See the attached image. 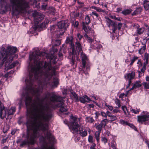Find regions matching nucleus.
<instances>
[{
	"instance_id": "nucleus-64",
	"label": "nucleus",
	"mask_w": 149,
	"mask_h": 149,
	"mask_svg": "<svg viewBox=\"0 0 149 149\" xmlns=\"http://www.w3.org/2000/svg\"><path fill=\"white\" fill-rule=\"evenodd\" d=\"M145 143L147 144L148 146V148L149 149V141L148 140H146L145 141Z\"/></svg>"
},
{
	"instance_id": "nucleus-56",
	"label": "nucleus",
	"mask_w": 149,
	"mask_h": 149,
	"mask_svg": "<svg viewBox=\"0 0 149 149\" xmlns=\"http://www.w3.org/2000/svg\"><path fill=\"white\" fill-rule=\"evenodd\" d=\"M146 66H143L142 68H141V71L143 73L146 70Z\"/></svg>"
},
{
	"instance_id": "nucleus-61",
	"label": "nucleus",
	"mask_w": 149,
	"mask_h": 149,
	"mask_svg": "<svg viewBox=\"0 0 149 149\" xmlns=\"http://www.w3.org/2000/svg\"><path fill=\"white\" fill-rule=\"evenodd\" d=\"M131 83H132L131 80H130V79L128 80V84L127 86V88H128L129 87V86L131 84Z\"/></svg>"
},
{
	"instance_id": "nucleus-18",
	"label": "nucleus",
	"mask_w": 149,
	"mask_h": 149,
	"mask_svg": "<svg viewBox=\"0 0 149 149\" xmlns=\"http://www.w3.org/2000/svg\"><path fill=\"white\" fill-rule=\"evenodd\" d=\"M144 7L146 10H148L149 9V1L145 0L143 2Z\"/></svg>"
},
{
	"instance_id": "nucleus-19",
	"label": "nucleus",
	"mask_w": 149,
	"mask_h": 149,
	"mask_svg": "<svg viewBox=\"0 0 149 149\" xmlns=\"http://www.w3.org/2000/svg\"><path fill=\"white\" fill-rule=\"evenodd\" d=\"M49 22L48 19L47 18H45V20L44 22H42L40 25V28H42L46 27V26L47 25Z\"/></svg>"
},
{
	"instance_id": "nucleus-59",
	"label": "nucleus",
	"mask_w": 149,
	"mask_h": 149,
	"mask_svg": "<svg viewBox=\"0 0 149 149\" xmlns=\"http://www.w3.org/2000/svg\"><path fill=\"white\" fill-rule=\"evenodd\" d=\"M107 115L109 117H110L112 116L111 113L108 111H107Z\"/></svg>"
},
{
	"instance_id": "nucleus-2",
	"label": "nucleus",
	"mask_w": 149,
	"mask_h": 149,
	"mask_svg": "<svg viewBox=\"0 0 149 149\" xmlns=\"http://www.w3.org/2000/svg\"><path fill=\"white\" fill-rule=\"evenodd\" d=\"M27 120L26 124L27 127V141H24L20 144L21 146H23L26 144H34L36 139L38 138L41 135L42 131L44 137L41 136L40 138V142L43 144L47 143L46 140H48L49 143H54L55 139L49 130L47 124L43 123V121H48L52 117V114L50 112L45 113L41 110L38 114L32 113L26 107Z\"/></svg>"
},
{
	"instance_id": "nucleus-44",
	"label": "nucleus",
	"mask_w": 149,
	"mask_h": 149,
	"mask_svg": "<svg viewBox=\"0 0 149 149\" xmlns=\"http://www.w3.org/2000/svg\"><path fill=\"white\" fill-rule=\"evenodd\" d=\"M95 144L94 143H92L91 144V146L90 147V149H96L95 148Z\"/></svg>"
},
{
	"instance_id": "nucleus-27",
	"label": "nucleus",
	"mask_w": 149,
	"mask_h": 149,
	"mask_svg": "<svg viewBox=\"0 0 149 149\" xmlns=\"http://www.w3.org/2000/svg\"><path fill=\"white\" fill-rule=\"evenodd\" d=\"M131 11L128 9H125L123 10L122 12V13L124 15H126L130 13Z\"/></svg>"
},
{
	"instance_id": "nucleus-7",
	"label": "nucleus",
	"mask_w": 149,
	"mask_h": 149,
	"mask_svg": "<svg viewBox=\"0 0 149 149\" xmlns=\"http://www.w3.org/2000/svg\"><path fill=\"white\" fill-rule=\"evenodd\" d=\"M80 53V57L82 61V70L85 74L86 75L88 73L85 71H88L90 70V65L88 64V59L86 55L83 53V51Z\"/></svg>"
},
{
	"instance_id": "nucleus-46",
	"label": "nucleus",
	"mask_w": 149,
	"mask_h": 149,
	"mask_svg": "<svg viewBox=\"0 0 149 149\" xmlns=\"http://www.w3.org/2000/svg\"><path fill=\"white\" fill-rule=\"evenodd\" d=\"M114 25V26H112L113 27V32L114 33H115L116 31L117 30V29H118L116 24Z\"/></svg>"
},
{
	"instance_id": "nucleus-47",
	"label": "nucleus",
	"mask_w": 149,
	"mask_h": 149,
	"mask_svg": "<svg viewBox=\"0 0 149 149\" xmlns=\"http://www.w3.org/2000/svg\"><path fill=\"white\" fill-rule=\"evenodd\" d=\"M149 58V54L146 53H145L144 55V59L146 60H148Z\"/></svg>"
},
{
	"instance_id": "nucleus-57",
	"label": "nucleus",
	"mask_w": 149,
	"mask_h": 149,
	"mask_svg": "<svg viewBox=\"0 0 149 149\" xmlns=\"http://www.w3.org/2000/svg\"><path fill=\"white\" fill-rule=\"evenodd\" d=\"M96 10L98 12H102L103 11V10L101 9L100 8L98 7H97Z\"/></svg>"
},
{
	"instance_id": "nucleus-52",
	"label": "nucleus",
	"mask_w": 149,
	"mask_h": 149,
	"mask_svg": "<svg viewBox=\"0 0 149 149\" xmlns=\"http://www.w3.org/2000/svg\"><path fill=\"white\" fill-rule=\"evenodd\" d=\"M47 4L44 3H43L42 5V8H43L44 10H45L47 8Z\"/></svg>"
},
{
	"instance_id": "nucleus-32",
	"label": "nucleus",
	"mask_w": 149,
	"mask_h": 149,
	"mask_svg": "<svg viewBox=\"0 0 149 149\" xmlns=\"http://www.w3.org/2000/svg\"><path fill=\"white\" fill-rule=\"evenodd\" d=\"M120 123L124 125H129V123L127 121H125L123 120H121L120 121Z\"/></svg>"
},
{
	"instance_id": "nucleus-48",
	"label": "nucleus",
	"mask_w": 149,
	"mask_h": 149,
	"mask_svg": "<svg viewBox=\"0 0 149 149\" xmlns=\"http://www.w3.org/2000/svg\"><path fill=\"white\" fill-rule=\"evenodd\" d=\"M137 58H138V57H134L131 60V63H130V65H132L133 64V63H134V62L135 61V60H136L137 59Z\"/></svg>"
},
{
	"instance_id": "nucleus-13",
	"label": "nucleus",
	"mask_w": 149,
	"mask_h": 149,
	"mask_svg": "<svg viewBox=\"0 0 149 149\" xmlns=\"http://www.w3.org/2000/svg\"><path fill=\"white\" fill-rule=\"evenodd\" d=\"M135 75V72L132 71L131 73H127L126 74L125 76V78L126 79H128V80L133 79Z\"/></svg>"
},
{
	"instance_id": "nucleus-17",
	"label": "nucleus",
	"mask_w": 149,
	"mask_h": 149,
	"mask_svg": "<svg viewBox=\"0 0 149 149\" xmlns=\"http://www.w3.org/2000/svg\"><path fill=\"white\" fill-rule=\"evenodd\" d=\"M146 80L147 82H143L142 83V85L143 86L145 89H149V77H147L146 78Z\"/></svg>"
},
{
	"instance_id": "nucleus-58",
	"label": "nucleus",
	"mask_w": 149,
	"mask_h": 149,
	"mask_svg": "<svg viewBox=\"0 0 149 149\" xmlns=\"http://www.w3.org/2000/svg\"><path fill=\"white\" fill-rule=\"evenodd\" d=\"M83 29L84 30V31L86 32L88 31V29L86 27V26L84 25V24L83 25Z\"/></svg>"
},
{
	"instance_id": "nucleus-42",
	"label": "nucleus",
	"mask_w": 149,
	"mask_h": 149,
	"mask_svg": "<svg viewBox=\"0 0 149 149\" xmlns=\"http://www.w3.org/2000/svg\"><path fill=\"white\" fill-rule=\"evenodd\" d=\"M131 111L135 114H138L139 113L140 111L139 109L135 110L134 109H132L131 110Z\"/></svg>"
},
{
	"instance_id": "nucleus-37",
	"label": "nucleus",
	"mask_w": 149,
	"mask_h": 149,
	"mask_svg": "<svg viewBox=\"0 0 149 149\" xmlns=\"http://www.w3.org/2000/svg\"><path fill=\"white\" fill-rule=\"evenodd\" d=\"M116 143L114 142H113L111 143V147L112 148V149H117L116 147Z\"/></svg>"
},
{
	"instance_id": "nucleus-16",
	"label": "nucleus",
	"mask_w": 149,
	"mask_h": 149,
	"mask_svg": "<svg viewBox=\"0 0 149 149\" xmlns=\"http://www.w3.org/2000/svg\"><path fill=\"white\" fill-rule=\"evenodd\" d=\"M16 111V108L15 107H12L9 109H8L7 113L8 116L10 115H13Z\"/></svg>"
},
{
	"instance_id": "nucleus-50",
	"label": "nucleus",
	"mask_w": 149,
	"mask_h": 149,
	"mask_svg": "<svg viewBox=\"0 0 149 149\" xmlns=\"http://www.w3.org/2000/svg\"><path fill=\"white\" fill-rule=\"evenodd\" d=\"M105 105L107 107L110 111H112L113 110V107L112 106L107 105L106 103L105 104Z\"/></svg>"
},
{
	"instance_id": "nucleus-54",
	"label": "nucleus",
	"mask_w": 149,
	"mask_h": 149,
	"mask_svg": "<svg viewBox=\"0 0 149 149\" xmlns=\"http://www.w3.org/2000/svg\"><path fill=\"white\" fill-rule=\"evenodd\" d=\"M101 114L102 116L105 118L107 117V112L105 113L104 112L102 111L101 112Z\"/></svg>"
},
{
	"instance_id": "nucleus-51",
	"label": "nucleus",
	"mask_w": 149,
	"mask_h": 149,
	"mask_svg": "<svg viewBox=\"0 0 149 149\" xmlns=\"http://www.w3.org/2000/svg\"><path fill=\"white\" fill-rule=\"evenodd\" d=\"M61 44V41L60 40H56V43L55 45L56 46H58Z\"/></svg>"
},
{
	"instance_id": "nucleus-31",
	"label": "nucleus",
	"mask_w": 149,
	"mask_h": 149,
	"mask_svg": "<svg viewBox=\"0 0 149 149\" xmlns=\"http://www.w3.org/2000/svg\"><path fill=\"white\" fill-rule=\"evenodd\" d=\"M110 17L111 18L117 20L118 21H121L122 20L121 18L119 17H116L115 16H111Z\"/></svg>"
},
{
	"instance_id": "nucleus-36",
	"label": "nucleus",
	"mask_w": 149,
	"mask_h": 149,
	"mask_svg": "<svg viewBox=\"0 0 149 149\" xmlns=\"http://www.w3.org/2000/svg\"><path fill=\"white\" fill-rule=\"evenodd\" d=\"M117 118L116 116H114L112 115L110 117V120L109 121L110 122H112L116 120Z\"/></svg>"
},
{
	"instance_id": "nucleus-10",
	"label": "nucleus",
	"mask_w": 149,
	"mask_h": 149,
	"mask_svg": "<svg viewBox=\"0 0 149 149\" xmlns=\"http://www.w3.org/2000/svg\"><path fill=\"white\" fill-rule=\"evenodd\" d=\"M8 109L5 107L3 104L0 101V118L3 119L6 118V115L8 114Z\"/></svg>"
},
{
	"instance_id": "nucleus-9",
	"label": "nucleus",
	"mask_w": 149,
	"mask_h": 149,
	"mask_svg": "<svg viewBox=\"0 0 149 149\" xmlns=\"http://www.w3.org/2000/svg\"><path fill=\"white\" fill-rule=\"evenodd\" d=\"M68 26V23L67 20L61 21L58 22L57 26L58 28L61 29V31H63L62 33H60V34L62 35Z\"/></svg>"
},
{
	"instance_id": "nucleus-53",
	"label": "nucleus",
	"mask_w": 149,
	"mask_h": 149,
	"mask_svg": "<svg viewBox=\"0 0 149 149\" xmlns=\"http://www.w3.org/2000/svg\"><path fill=\"white\" fill-rule=\"evenodd\" d=\"M65 47H66V46L65 45V44L63 45H62V47L61 48V49H60V51H61V52L62 51H63V52H64V50L65 49Z\"/></svg>"
},
{
	"instance_id": "nucleus-23",
	"label": "nucleus",
	"mask_w": 149,
	"mask_h": 149,
	"mask_svg": "<svg viewBox=\"0 0 149 149\" xmlns=\"http://www.w3.org/2000/svg\"><path fill=\"white\" fill-rule=\"evenodd\" d=\"M133 85L134 87H135V88H136L141 87L142 85V84L140 81H136Z\"/></svg>"
},
{
	"instance_id": "nucleus-45",
	"label": "nucleus",
	"mask_w": 149,
	"mask_h": 149,
	"mask_svg": "<svg viewBox=\"0 0 149 149\" xmlns=\"http://www.w3.org/2000/svg\"><path fill=\"white\" fill-rule=\"evenodd\" d=\"M77 36L78 38L79 39V41L80 42L81 39L83 38V36L80 35L79 33H78L77 34Z\"/></svg>"
},
{
	"instance_id": "nucleus-39",
	"label": "nucleus",
	"mask_w": 149,
	"mask_h": 149,
	"mask_svg": "<svg viewBox=\"0 0 149 149\" xmlns=\"http://www.w3.org/2000/svg\"><path fill=\"white\" fill-rule=\"evenodd\" d=\"M115 103L118 106V107H120V102L119 99H117L115 100Z\"/></svg>"
},
{
	"instance_id": "nucleus-29",
	"label": "nucleus",
	"mask_w": 149,
	"mask_h": 149,
	"mask_svg": "<svg viewBox=\"0 0 149 149\" xmlns=\"http://www.w3.org/2000/svg\"><path fill=\"white\" fill-rule=\"evenodd\" d=\"M9 128V126L8 125H6L4 126L3 129V132L4 133H6Z\"/></svg>"
},
{
	"instance_id": "nucleus-1",
	"label": "nucleus",
	"mask_w": 149,
	"mask_h": 149,
	"mask_svg": "<svg viewBox=\"0 0 149 149\" xmlns=\"http://www.w3.org/2000/svg\"><path fill=\"white\" fill-rule=\"evenodd\" d=\"M46 55L44 52L34 51L30 54L29 58L30 61L33 60V64H29V75L25 80L26 87L25 93L22 94V98H24L26 107L33 113L38 114V112L42 110L45 113L50 112L52 117L46 123H48L52 117L53 115L50 106L55 108L60 107V111L61 112H66L68 109L63 106L64 97L56 95L54 92H47L44 97L40 98L45 85L48 84L52 88L57 86L59 84L58 79L54 78L53 81L50 83L49 81L53 75H55V70L52 67L51 62L40 61L41 58Z\"/></svg>"
},
{
	"instance_id": "nucleus-62",
	"label": "nucleus",
	"mask_w": 149,
	"mask_h": 149,
	"mask_svg": "<svg viewBox=\"0 0 149 149\" xmlns=\"http://www.w3.org/2000/svg\"><path fill=\"white\" fill-rule=\"evenodd\" d=\"M94 4H97L99 3V0H96V1H95L93 2Z\"/></svg>"
},
{
	"instance_id": "nucleus-55",
	"label": "nucleus",
	"mask_w": 149,
	"mask_h": 149,
	"mask_svg": "<svg viewBox=\"0 0 149 149\" xmlns=\"http://www.w3.org/2000/svg\"><path fill=\"white\" fill-rule=\"evenodd\" d=\"M128 125L130 126V127L132 128L133 129H134L135 130L136 129V128L135 126L132 124L129 123V125Z\"/></svg>"
},
{
	"instance_id": "nucleus-14",
	"label": "nucleus",
	"mask_w": 149,
	"mask_h": 149,
	"mask_svg": "<svg viewBox=\"0 0 149 149\" xmlns=\"http://www.w3.org/2000/svg\"><path fill=\"white\" fill-rule=\"evenodd\" d=\"M44 15H41L38 16L36 18H34V21L36 24H38L39 22L41 21L44 18Z\"/></svg>"
},
{
	"instance_id": "nucleus-40",
	"label": "nucleus",
	"mask_w": 149,
	"mask_h": 149,
	"mask_svg": "<svg viewBox=\"0 0 149 149\" xmlns=\"http://www.w3.org/2000/svg\"><path fill=\"white\" fill-rule=\"evenodd\" d=\"M122 109L124 111L125 114H127L126 111H127H127L126 107L125 106H122Z\"/></svg>"
},
{
	"instance_id": "nucleus-63",
	"label": "nucleus",
	"mask_w": 149,
	"mask_h": 149,
	"mask_svg": "<svg viewBox=\"0 0 149 149\" xmlns=\"http://www.w3.org/2000/svg\"><path fill=\"white\" fill-rule=\"evenodd\" d=\"M124 95L125 94L124 93H121L119 96V98H123Z\"/></svg>"
},
{
	"instance_id": "nucleus-3",
	"label": "nucleus",
	"mask_w": 149,
	"mask_h": 149,
	"mask_svg": "<svg viewBox=\"0 0 149 149\" xmlns=\"http://www.w3.org/2000/svg\"><path fill=\"white\" fill-rule=\"evenodd\" d=\"M0 6L3 13L11 10L13 15L22 13L28 7V4L25 0H1Z\"/></svg>"
},
{
	"instance_id": "nucleus-60",
	"label": "nucleus",
	"mask_w": 149,
	"mask_h": 149,
	"mask_svg": "<svg viewBox=\"0 0 149 149\" xmlns=\"http://www.w3.org/2000/svg\"><path fill=\"white\" fill-rule=\"evenodd\" d=\"M86 40H88V41L90 43H91L93 41V39L91 38L90 37H89V38Z\"/></svg>"
},
{
	"instance_id": "nucleus-8",
	"label": "nucleus",
	"mask_w": 149,
	"mask_h": 149,
	"mask_svg": "<svg viewBox=\"0 0 149 149\" xmlns=\"http://www.w3.org/2000/svg\"><path fill=\"white\" fill-rule=\"evenodd\" d=\"M145 114L138 116V121L139 122L142 123L146 122V124L149 125V113L146 111H143Z\"/></svg>"
},
{
	"instance_id": "nucleus-15",
	"label": "nucleus",
	"mask_w": 149,
	"mask_h": 149,
	"mask_svg": "<svg viewBox=\"0 0 149 149\" xmlns=\"http://www.w3.org/2000/svg\"><path fill=\"white\" fill-rule=\"evenodd\" d=\"M106 21L107 24L109 27H110V26H114V25L116 24L115 22H114L109 18H106Z\"/></svg>"
},
{
	"instance_id": "nucleus-30",
	"label": "nucleus",
	"mask_w": 149,
	"mask_h": 149,
	"mask_svg": "<svg viewBox=\"0 0 149 149\" xmlns=\"http://www.w3.org/2000/svg\"><path fill=\"white\" fill-rule=\"evenodd\" d=\"M103 127L102 126V125L100 123L97 125L96 127V128L98 130L97 132H100L102 130V127Z\"/></svg>"
},
{
	"instance_id": "nucleus-25",
	"label": "nucleus",
	"mask_w": 149,
	"mask_h": 149,
	"mask_svg": "<svg viewBox=\"0 0 149 149\" xmlns=\"http://www.w3.org/2000/svg\"><path fill=\"white\" fill-rule=\"evenodd\" d=\"M100 132L96 131L95 133V136L97 142H99L100 139Z\"/></svg>"
},
{
	"instance_id": "nucleus-20",
	"label": "nucleus",
	"mask_w": 149,
	"mask_h": 149,
	"mask_svg": "<svg viewBox=\"0 0 149 149\" xmlns=\"http://www.w3.org/2000/svg\"><path fill=\"white\" fill-rule=\"evenodd\" d=\"M142 10V8L141 7H139L136 9L134 12L132 13V15H134L140 13Z\"/></svg>"
},
{
	"instance_id": "nucleus-21",
	"label": "nucleus",
	"mask_w": 149,
	"mask_h": 149,
	"mask_svg": "<svg viewBox=\"0 0 149 149\" xmlns=\"http://www.w3.org/2000/svg\"><path fill=\"white\" fill-rule=\"evenodd\" d=\"M145 29L143 28H137L136 30L137 34L139 35H141L144 32Z\"/></svg>"
},
{
	"instance_id": "nucleus-38",
	"label": "nucleus",
	"mask_w": 149,
	"mask_h": 149,
	"mask_svg": "<svg viewBox=\"0 0 149 149\" xmlns=\"http://www.w3.org/2000/svg\"><path fill=\"white\" fill-rule=\"evenodd\" d=\"M40 15H39L38 13L36 11H34L33 13V16L34 17V18H36L37 16Z\"/></svg>"
},
{
	"instance_id": "nucleus-34",
	"label": "nucleus",
	"mask_w": 149,
	"mask_h": 149,
	"mask_svg": "<svg viewBox=\"0 0 149 149\" xmlns=\"http://www.w3.org/2000/svg\"><path fill=\"white\" fill-rule=\"evenodd\" d=\"M52 59L53 60L52 63L53 64H55L57 63L58 59L57 57L54 56L52 58Z\"/></svg>"
},
{
	"instance_id": "nucleus-5",
	"label": "nucleus",
	"mask_w": 149,
	"mask_h": 149,
	"mask_svg": "<svg viewBox=\"0 0 149 149\" xmlns=\"http://www.w3.org/2000/svg\"><path fill=\"white\" fill-rule=\"evenodd\" d=\"M70 119L68 126L70 131L73 133L79 131V134L81 136L83 137L86 136L87 134V130L84 128L83 126L80 124L79 118L72 116H70Z\"/></svg>"
},
{
	"instance_id": "nucleus-41",
	"label": "nucleus",
	"mask_w": 149,
	"mask_h": 149,
	"mask_svg": "<svg viewBox=\"0 0 149 149\" xmlns=\"http://www.w3.org/2000/svg\"><path fill=\"white\" fill-rule=\"evenodd\" d=\"M102 141L105 144L107 141V139L104 137L102 136L101 138Z\"/></svg>"
},
{
	"instance_id": "nucleus-33",
	"label": "nucleus",
	"mask_w": 149,
	"mask_h": 149,
	"mask_svg": "<svg viewBox=\"0 0 149 149\" xmlns=\"http://www.w3.org/2000/svg\"><path fill=\"white\" fill-rule=\"evenodd\" d=\"M86 24H88L90 22V18L88 16H87L85 18Z\"/></svg>"
},
{
	"instance_id": "nucleus-49",
	"label": "nucleus",
	"mask_w": 149,
	"mask_h": 149,
	"mask_svg": "<svg viewBox=\"0 0 149 149\" xmlns=\"http://www.w3.org/2000/svg\"><path fill=\"white\" fill-rule=\"evenodd\" d=\"M91 15L94 16H95L96 17H98V15L95 11L91 13Z\"/></svg>"
},
{
	"instance_id": "nucleus-43",
	"label": "nucleus",
	"mask_w": 149,
	"mask_h": 149,
	"mask_svg": "<svg viewBox=\"0 0 149 149\" xmlns=\"http://www.w3.org/2000/svg\"><path fill=\"white\" fill-rule=\"evenodd\" d=\"M122 24H123L122 23L119 22L118 23L117 26L118 29L119 30H120V29H121V28L122 26Z\"/></svg>"
},
{
	"instance_id": "nucleus-35",
	"label": "nucleus",
	"mask_w": 149,
	"mask_h": 149,
	"mask_svg": "<svg viewBox=\"0 0 149 149\" xmlns=\"http://www.w3.org/2000/svg\"><path fill=\"white\" fill-rule=\"evenodd\" d=\"M88 141L90 143H93V136L91 135H89L88 136Z\"/></svg>"
},
{
	"instance_id": "nucleus-22",
	"label": "nucleus",
	"mask_w": 149,
	"mask_h": 149,
	"mask_svg": "<svg viewBox=\"0 0 149 149\" xmlns=\"http://www.w3.org/2000/svg\"><path fill=\"white\" fill-rule=\"evenodd\" d=\"M72 96L73 97L75 101L78 102L79 100L77 94L74 92H71Z\"/></svg>"
},
{
	"instance_id": "nucleus-26",
	"label": "nucleus",
	"mask_w": 149,
	"mask_h": 149,
	"mask_svg": "<svg viewBox=\"0 0 149 149\" xmlns=\"http://www.w3.org/2000/svg\"><path fill=\"white\" fill-rule=\"evenodd\" d=\"M146 45H144L139 51V54H143L145 51L146 48Z\"/></svg>"
},
{
	"instance_id": "nucleus-24",
	"label": "nucleus",
	"mask_w": 149,
	"mask_h": 149,
	"mask_svg": "<svg viewBox=\"0 0 149 149\" xmlns=\"http://www.w3.org/2000/svg\"><path fill=\"white\" fill-rule=\"evenodd\" d=\"M108 122V121L107 119H105L102 120L100 123L104 127Z\"/></svg>"
},
{
	"instance_id": "nucleus-11",
	"label": "nucleus",
	"mask_w": 149,
	"mask_h": 149,
	"mask_svg": "<svg viewBox=\"0 0 149 149\" xmlns=\"http://www.w3.org/2000/svg\"><path fill=\"white\" fill-rule=\"evenodd\" d=\"M75 48L76 53L74 54V56L77 54V56L79 55V53L82 51V47L80 42L77 39L76 42L75 43Z\"/></svg>"
},
{
	"instance_id": "nucleus-28",
	"label": "nucleus",
	"mask_w": 149,
	"mask_h": 149,
	"mask_svg": "<svg viewBox=\"0 0 149 149\" xmlns=\"http://www.w3.org/2000/svg\"><path fill=\"white\" fill-rule=\"evenodd\" d=\"M86 120V122L91 123H92L94 121V120L91 117H87Z\"/></svg>"
},
{
	"instance_id": "nucleus-12",
	"label": "nucleus",
	"mask_w": 149,
	"mask_h": 149,
	"mask_svg": "<svg viewBox=\"0 0 149 149\" xmlns=\"http://www.w3.org/2000/svg\"><path fill=\"white\" fill-rule=\"evenodd\" d=\"M79 101L81 103H84L86 102L91 101V100L87 96L85 95L82 97H80Z\"/></svg>"
},
{
	"instance_id": "nucleus-4",
	"label": "nucleus",
	"mask_w": 149,
	"mask_h": 149,
	"mask_svg": "<svg viewBox=\"0 0 149 149\" xmlns=\"http://www.w3.org/2000/svg\"><path fill=\"white\" fill-rule=\"evenodd\" d=\"M17 51V48L15 47L11 46H8L6 50L5 48L2 46L1 47L0 52L2 57L4 56L2 60L1 59L0 56V68L5 63V69L6 70L11 69L14 67L18 63L17 61L13 62L11 64L13 61L15 54Z\"/></svg>"
},
{
	"instance_id": "nucleus-6",
	"label": "nucleus",
	"mask_w": 149,
	"mask_h": 149,
	"mask_svg": "<svg viewBox=\"0 0 149 149\" xmlns=\"http://www.w3.org/2000/svg\"><path fill=\"white\" fill-rule=\"evenodd\" d=\"M66 43H69L70 47L72 49V52L70 54L69 58L71 60V62L73 65L74 62V54L76 53L74 43V41L73 36H70L68 37L65 41Z\"/></svg>"
}]
</instances>
